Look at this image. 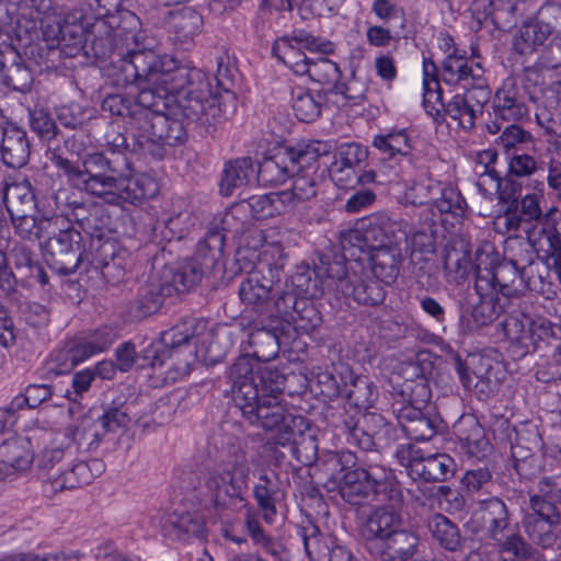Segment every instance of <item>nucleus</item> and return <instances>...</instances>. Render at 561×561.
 I'll return each instance as SVG.
<instances>
[{"instance_id": "nucleus-1", "label": "nucleus", "mask_w": 561, "mask_h": 561, "mask_svg": "<svg viewBox=\"0 0 561 561\" xmlns=\"http://www.w3.org/2000/svg\"><path fill=\"white\" fill-rule=\"evenodd\" d=\"M231 393L236 407L251 425L265 431H277L275 443L280 446L297 444L305 419L287 412L280 403L282 388L272 380V371L262 369L249 356L239 357L230 368Z\"/></svg>"}, {"instance_id": "nucleus-2", "label": "nucleus", "mask_w": 561, "mask_h": 561, "mask_svg": "<svg viewBox=\"0 0 561 561\" xmlns=\"http://www.w3.org/2000/svg\"><path fill=\"white\" fill-rule=\"evenodd\" d=\"M124 71L129 80L145 78L153 83L170 84L176 111L190 121L216 125L227 118H215L210 107H219L214 101L217 94L211 91L209 79L197 68L182 67L171 56H158L153 50L131 55Z\"/></svg>"}, {"instance_id": "nucleus-3", "label": "nucleus", "mask_w": 561, "mask_h": 561, "mask_svg": "<svg viewBox=\"0 0 561 561\" xmlns=\"http://www.w3.org/2000/svg\"><path fill=\"white\" fill-rule=\"evenodd\" d=\"M222 220H215L208 227L204 238L197 243L195 259H187L179 266L165 265L151 273L147 282L127 308L130 321H141L157 313L165 298L190 291L202 280L204 267L214 266L221 256L225 245Z\"/></svg>"}, {"instance_id": "nucleus-4", "label": "nucleus", "mask_w": 561, "mask_h": 561, "mask_svg": "<svg viewBox=\"0 0 561 561\" xmlns=\"http://www.w3.org/2000/svg\"><path fill=\"white\" fill-rule=\"evenodd\" d=\"M423 105L437 123L449 116L466 130L474 127L491 96L486 83L480 82V85L467 87L462 93H456L448 102H444L438 68L431 58L423 59Z\"/></svg>"}, {"instance_id": "nucleus-5", "label": "nucleus", "mask_w": 561, "mask_h": 561, "mask_svg": "<svg viewBox=\"0 0 561 561\" xmlns=\"http://www.w3.org/2000/svg\"><path fill=\"white\" fill-rule=\"evenodd\" d=\"M526 260L516 259L513 263L499 262V254L490 242L483 243L476 251V280L486 282L491 291H495L502 300L518 297L527 289L545 293L541 275H533V267L526 266L522 272L517 265Z\"/></svg>"}, {"instance_id": "nucleus-6", "label": "nucleus", "mask_w": 561, "mask_h": 561, "mask_svg": "<svg viewBox=\"0 0 561 561\" xmlns=\"http://www.w3.org/2000/svg\"><path fill=\"white\" fill-rule=\"evenodd\" d=\"M54 233H48L44 247V259L47 265L58 274L70 275L87 261V265L95 268L108 266L107 254L113 259V245L110 242L96 241L95 251L91 260L81 251V233L69 225L62 216L60 226Z\"/></svg>"}, {"instance_id": "nucleus-7", "label": "nucleus", "mask_w": 561, "mask_h": 561, "mask_svg": "<svg viewBox=\"0 0 561 561\" xmlns=\"http://www.w3.org/2000/svg\"><path fill=\"white\" fill-rule=\"evenodd\" d=\"M339 489L342 499L351 505H360L365 501L390 502L394 505L403 502L392 471L371 462L346 471Z\"/></svg>"}, {"instance_id": "nucleus-8", "label": "nucleus", "mask_w": 561, "mask_h": 561, "mask_svg": "<svg viewBox=\"0 0 561 561\" xmlns=\"http://www.w3.org/2000/svg\"><path fill=\"white\" fill-rule=\"evenodd\" d=\"M320 276L335 280L337 291L345 297H352L357 304L378 306L383 302L386 291L379 279L364 277L363 273L348 271L344 260L335 256L333 261L323 256L317 267Z\"/></svg>"}, {"instance_id": "nucleus-9", "label": "nucleus", "mask_w": 561, "mask_h": 561, "mask_svg": "<svg viewBox=\"0 0 561 561\" xmlns=\"http://www.w3.org/2000/svg\"><path fill=\"white\" fill-rule=\"evenodd\" d=\"M479 514L488 538L496 542L500 553H511L525 559L531 553V547L524 540L516 526L511 522L506 504L499 497L481 503Z\"/></svg>"}, {"instance_id": "nucleus-10", "label": "nucleus", "mask_w": 561, "mask_h": 561, "mask_svg": "<svg viewBox=\"0 0 561 561\" xmlns=\"http://www.w3.org/2000/svg\"><path fill=\"white\" fill-rule=\"evenodd\" d=\"M139 35L133 34L131 39L135 42V47L128 48L127 53L122 56L121 59V72L123 76V80L127 84H136L139 92L137 100H135V105H138L142 110H145V113H138L137 121L134 123L136 124V133L139 130V126H141V123L144 121H147L149 118L150 114H164L167 111H170L172 115H176V106L172 105V102H174L173 93L171 92L170 84L164 83H153L145 78H138L136 80H129L126 77V73L124 71L125 64L131 59V55L135 53H140L145 50H150L149 48L142 46L140 47L139 44Z\"/></svg>"}, {"instance_id": "nucleus-11", "label": "nucleus", "mask_w": 561, "mask_h": 561, "mask_svg": "<svg viewBox=\"0 0 561 561\" xmlns=\"http://www.w3.org/2000/svg\"><path fill=\"white\" fill-rule=\"evenodd\" d=\"M546 198L542 183H537L533 192H527L519 199L507 205L504 213L496 218V225L503 226L505 232H526L540 225L560 209L554 206L545 209Z\"/></svg>"}, {"instance_id": "nucleus-12", "label": "nucleus", "mask_w": 561, "mask_h": 561, "mask_svg": "<svg viewBox=\"0 0 561 561\" xmlns=\"http://www.w3.org/2000/svg\"><path fill=\"white\" fill-rule=\"evenodd\" d=\"M409 224L387 211L369 215L360 221V228L348 233L350 242H363L360 248H380L404 244L408 241Z\"/></svg>"}, {"instance_id": "nucleus-13", "label": "nucleus", "mask_w": 561, "mask_h": 561, "mask_svg": "<svg viewBox=\"0 0 561 561\" xmlns=\"http://www.w3.org/2000/svg\"><path fill=\"white\" fill-rule=\"evenodd\" d=\"M280 267L262 259L242 280L239 287V298L247 309L257 314H267L272 308V297H275V285L280 279Z\"/></svg>"}, {"instance_id": "nucleus-14", "label": "nucleus", "mask_w": 561, "mask_h": 561, "mask_svg": "<svg viewBox=\"0 0 561 561\" xmlns=\"http://www.w3.org/2000/svg\"><path fill=\"white\" fill-rule=\"evenodd\" d=\"M305 50L331 54L334 51V45L307 31L298 30L290 35L278 37L272 46L273 55L298 76L305 75L306 65L310 60Z\"/></svg>"}, {"instance_id": "nucleus-15", "label": "nucleus", "mask_w": 561, "mask_h": 561, "mask_svg": "<svg viewBox=\"0 0 561 561\" xmlns=\"http://www.w3.org/2000/svg\"><path fill=\"white\" fill-rule=\"evenodd\" d=\"M248 479L249 469L241 455L228 462L221 471L210 472L206 480V488L216 506L227 507L244 500Z\"/></svg>"}, {"instance_id": "nucleus-16", "label": "nucleus", "mask_w": 561, "mask_h": 561, "mask_svg": "<svg viewBox=\"0 0 561 561\" xmlns=\"http://www.w3.org/2000/svg\"><path fill=\"white\" fill-rule=\"evenodd\" d=\"M147 121L141 123L134 138L140 149L151 151V146H179L187 138L184 123L178 118L164 114H150Z\"/></svg>"}, {"instance_id": "nucleus-17", "label": "nucleus", "mask_w": 561, "mask_h": 561, "mask_svg": "<svg viewBox=\"0 0 561 561\" xmlns=\"http://www.w3.org/2000/svg\"><path fill=\"white\" fill-rule=\"evenodd\" d=\"M474 289L479 301L472 307L470 314H461L459 331L462 335H472L477 331L495 322L505 310V301L491 291L489 283L474 282Z\"/></svg>"}, {"instance_id": "nucleus-18", "label": "nucleus", "mask_w": 561, "mask_h": 561, "mask_svg": "<svg viewBox=\"0 0 561 561\" xmlns=\"http://www.w3.org/2000/svg\"><path fill=\"white\" fill-rule=\"evenodd\" d=\"M525 234L547 268L553 272L561 270V210L553 216H548L545 221L536 225Z\"/></svg>"}, {"instance_id": "nucleus-19", "label": "nucleus", "mask_w": 561, "mask_h": 561, "mask_svg": "<svg viewBox=\"0 0 561 561\" xmlns=\"http://www.w3.org/2000/svg\"><path fill=\"white\" fill-rule=\"evenodd\" d=\"M506 336L516 342L520 348L519 355H526L539 348L540 342H545L554 334L552 323L543 318L534 319L528 314L522 317H508L503 322Z\"/></svg>"}, {"instance_id": "nucleus-20", "label": "nucleus", "mask_w": 561, "mask_h": 561, "mask_svg": "<svg viewBox=\"0 0 561 561\" xmlns=\"http://www.w3.org/2000/svg\"><path fill=\"white\" fill-rule=\"evenodd\" d=\"M494 119L486 124V130L496 135L501 130V123H516L528 115V107L524 102L516 84L506 80L494 94L492 101Z\"/></svg>"}, {"instance_id": "nucleus-21", "label": "nucleus", "mask_w": 561, "mask_h": 561, "mask_svg": "<svg viewBox=\"0 0 561 561\" xmlns=\"http://www.w3.org/2000/svg\"><path fill=\"white\" fill-rule=\"evenodd\" d=\"M561 28V7L558 4L543 5L535 22L526 23L519 28L516 47L520 53L542 45L550 36L557 35Z\"/></svg>"}, {"instance_id": "nucleus-22", "label": "nucleus", "mask_w": 561, "mask_h": 561, "mask_svg": "<svg viewBox=\"0 0 561 561\" xmlns=\"http://www.w3.org/2000/svg\"><path fill=\"white\" fill-rule=\"evenodd\" d=\"M33 446L28 437L15 436L0 445V481H11L31 468Z\"/></svg>"}, {"instance_id": "nucleus-23", "label": "nucleus", "mask_w": 561, "mask_h": 561, "mask_svg": "<svg viewBox=\"0 0 561 561\" xmlns=\"http://www.w3.org/2000/svg\"><path fill=\"white\" fill-rule=\"evenodd\" d=\"M471 244L461 237L451 238L442 251L444 277L447 283L459 285L463 283L471 271L476 268L471 257Z\"/></svg>"}, {"instance_id": "nucleus-24", "label": "nucleus", "mask_w": 561, "mask_h": 561, "mask_svg": "<svg viewBox=\"0 0 561 561\" xmlns=\"http://www.w3.org/2000/svg\"><path fill=\"white\" fill-rule=\"evenodd\" d=\"M484 70L480 64L469 61L465 54H459L458 49L448 53L440 64L438 77L444 83L456 85L461 82L472 81V85H480L485 82L483 78Z\"/></svg>"}, {"instance_id": "nucleus-25", "label": "nucleus", "mask_w": 561, "mask_h": 561, "mask_svg": "<svg viewBox=\"0 0 561 561\" xmlns=\"http://www.w3.org/2000/svg\"><path fill=\"white\" fill-rule=\"evenodd\" d=\"M82 191L112 205L123 204L125 199L130 198L127 193L128 178L115 174L113 171L110 173L94 174L92 178H88Z\"/></svg>"}, {"instance_id": "nucleus-26", "label": "nucleus", "mask_w": 561, "mask_h": 561, "mask_svg": "<svg viewBox=\"0 0 561 561\" xmlns=\"http://www.w3.org/2000/svg\"><path fill=\"white\" fill-rule=\"evenodd\" d=\"M218 91L217 99L219 107H210L209 114L215 118H229L237 108V98L232 91L234 71L229 64V58L221 55L217 58V71L215 76Z\"/></svg>"}, {"instance_id": "nucleus-27", "label": "nucleus", "mask_w": 561, "mask_h": 561, "mask_svg": "<svg viewBox=\"0 0 561 561\" xmlns=\"http://www.w3.org/2000/svg\"><path fill=\"white\" fill-rule=\"evenodd\" d=\"M387 503L378 506L367 518L363 530L367 539H379L383 542L403 526V518L399 512L402 502L396 505Z\"/></svg>"}, {"instance_id": "nucleus-28", "label": "nucleus", "mask_w": 561, "mask_h": 561, "mask_svg": "<svg viewBox=\"0 0 561 561\" xmlns=\"http://www.w3.org/2000/svg\"><path fill=\"white\" fill-rule=\"evenodd\" d=\"M373 146L387 156L383 163L401 169L402 163L412 162L411 140L405 129H393L385 134H378L373 139Z\"/></svg>"}, {"instance_id": "nucleus-29", "label": "nucleus", "mask_w": 561, "mask_h": 561, "mask_svg": "<svg viewBox=\"0 0 561 561\" xmlns=\"http://www.w3.org/2000/svg\"><path fill=\"white\" fill-rule=\"evenodd\" d=\"M8 210L11 214L15 231L21 238L26 240L45 239L48 233H54L58 228L57 226H60V221H62V216L36 220L35 217L20 209L19 205H14L13 201L10 202Z\"/></svg>"}, {"instance_id": "nucleus-30", "label": "nucleus", "mask_w": 561, "mask_h": 561, "mask_svg": "<svg viewBox=\"0 0 561 561\" xmlns=\"http://www.w3.org/2000/svg\"><path fill=\"white\" fill-rule=\"evenodd\" d=\"M398 422L413 440H430L438 432L440 421L425 414L420 407L404 405L398 412Z\"/></svg>"}, {"instance_id": "nucleus-31", "label": "nucleus", "mask_w": 561, "mask_h": 561, "mask_svg": "<svg viewBox=\"0 0 561 561\" xmlns=\"http://www.w3.org/2000/svg\"><path fill=\"white\" fill-rule=\"evenodd\" d=\"M191 329L187 323H182L163 332L161 336L163 347L161 350H146L145 352V357L151 359L149 365L153 369L164 366L168 360L171 362V365H174L180 355L175 348L193 339Z\"/></svg>"}, {"instance_id": "nucleus-32", "label": "nucleus", "mask_w": 561, "mask_h": 561, "mask_svg": "<svg viewBox=\"0 0 561 561\" xmlns=\"http://www.w3.org/2000/svg\"><path fill=\"white\" fill-rule=\"evenodd\" d=\"M403 244L368 248L370 250L371 272L374 276L386 285L396 282L404 260Z\"/></svg>"}, {"instance_id": "nucleus-33", "label": "nucleus", "mask_w": 561, "mask_h": 561, "mask_svg": "<svg viewBox=\"0 0 561 561\" xmlns=\"http://www.w3.org/2000/svg\"><path fill=\"white\" fill-rule=\"evenodd\" d=\"M454 468L455 461L447 454L421 455L412 465L411 478L426 482H443L453 476Z\"/></svg>"}, {"instance_id": "nucleus-34", "label": "nucleus", "mask_w": 561, "mask_h": 561, "mask_svg": "<svg viewBox=\"0 0 561 561\" xmlns=\"http://www.w3.org/2000/svg\"><path fill=\"white\" fill-rule=\"evenodd\" d=\"M0 153L3 163L9 168L19 169L24 167L31 154L26 133L18 127L3 129Z\"/></svg>"}, {"instance_id": "nucleus-35", "label": "nucleus", "mask_w": 561, "mask_h": 561, "mask_svg": "<svg viewBox=\"0 0 561 561\" xmlns=\"http://www.w3.org/2000/svg\"><path fill=\"white\" fill-rule=\"evenodd\" d=\"M291 150L265 158L255 169L256 178L263 184L279 185L291 176L298 169Z\"/></svg>"}, {"instance_id": "nucleus-36", "label": "nucleus", "mask_w": 561, "mask_h": 561, "mask_svg": "<svg viewBox=\"0 0 561 561\" xmlns=\"http://www.w3.org/2000/svg\"><path fill=\"white\" fill-rule=\"evenodd\" d=\"M169 31L174 39L182 44L193 42L203 26L202 15L193 8H182L170 11L167 19Z\"/></svg>"}, {"instance_id": "nucleus-37", "label": "nucleus", "mask_w": 561, "mask_h": 561, "mask_svg": "<svg viewBox=\"0 0 561 561\" xmlns=\"http://www.w3.org/2000/svg\"><path fill=\"white\" fill-rule=\"evenodd\" d=\"M167 536L176 540L203 537L205 524L197 512L173 511L164 523Z\"/></svg>"}, {"instance_id": "nucleus-38", "label": "nucleus", "mask_w": 561, "mask_h": 561, "mask_svg": "<svg viewBox=\"0 0 561 561\" xmlns=\"http://www.w3.org/2000/svg\"><path fill=\"white\" fill-rule=\"evenodd\" d=\"M255 176V168L250 157L231 160L224 168L220 193L230 196L236 188L250 184Z\"/></svg>"}, {"instance_id": "nucleus-39", "label": "nucleus", "mask_w": 561, "mask_h": 561, "mask_svg": "<svg viewBox=\"0 0 561 561\" xmlns=\"http://www.w3.org/2000/svg\"><path fill=\"white\" fill-rule=\"evenodd\" d=\"M420 546L417 533L402 526L382 542V551L399 560L420 561Z\"/></svg>"}, {"instance_id": "nucleus-40", "label": "nucleus", "mask_w": 561, "mask_h": 561, "mask_svg": "<svg viewBox=\"0 0 561 561\" xmlns=\"http://www.w3.org/2000/svg\"><path fill=\"white\" fill-rule=\"evenodd\" d=\"M457 437L461 449L471 458L483 459L492 449L484 428L474 420L462 423Z\"/></svg>"}, {"instance_id": "nucleus-41", "label": "nucleus", "mask_w": 561, "mask_h": 561, "mask_svg": "<svg viewBox=\"0 0 561 561\" xmlns=\"http://www.w3.org/2000/svg\"><path fill=\"white\" fill-rule=\"evenodd\" d=\"M427 529L437 543L450 552L462 550L463 542L458 526L443 514L435 513L427 519Z\"/></svg>"}, {"instance_id": "nucleus-42", "label": "nucleus", "mask_w": 561, "mask_h": 561, "mask_svg": "<svg viewBox=\"0 0 561 561\" xmlns=\"http://www.w3.org/2000/svg\"><path fill=\"white\" fill-rule=\"evenodd\" d=\"M90 483V474L85 469V462L75 463L69 470L58 474H49L44 483V492L50 496L65 490H72Z\"/></svg>"}, {"instance_id": "nucleus-43", "label": "nucleus", "mask_w": 561, "mask_h": 561, "mask_svg": "<svg viewBox=\"0 0 561 561\" xmlns=\"http://www.w3.org/2000/svg\"><path fill=\"white\" fill-rule=\"evenodd\" d=\"M293 176V186L288 191H280V196L287 208L295 206L296 203L309 201L317 195V180L314 171L298 168Z\"/></svg>"}, {"instance_id": "nucleus-44", "label": "nucleus", "mask_w": 561, "mask_h": 561, "mask_svg": "<svg viewBox=\"0 0 561 561\" xmlns=\"http://www.w3.org/2000/svg\"><path fill=\"white\" fill-rule=\"evenodd\" d=\"M525 531L528 538L541 549H560L561 537L556 531L560 522H549L546 519H535V517H524Z\"/></svg>"}, {"instance_id": "nucleus-45", "label": "nucleus", "mask_w": 561, "mask_h": 561, "mask_svg": "<svg viewBox=\"0 0 561 561\" xmlns=\"http://www.w3.org/2000/svg\"><path fill=\"white\" fill-rule=\"evenodd\" d=\"M49 1L47 10H39L34 3L31 7L37 12L41 23L43 39L49 48L61 46L62 42V23L60 7L54 0Z\"/></svg>"}, {"instance_id": "nucleus-46", "label": "nucleus", "mask_w": 561, "mask_h": 561, "mask_svg": "<svg viewBox=\"0 0 561 561\" xmlns=\"http://www.w3.org/2000/svg\"><path fill=\"white\" fill-rule=\"evenodd\" d=\"M497 134L500 135L494 140L495 147L506 156L512 154L514 151H526L529 146H534L530 133L523 129L516 123H508L506 126H503V123H501V130Z\"/></svg>"}, {"instance_id": "nucleus-47", "label": "nucleus", "mask_w": 561, "mask_h": 561, "mask_svg": "<svg viewBox=\"0 0 561 561\" xmlns=\"http://www.w3.org/2000/svg\"><path fill=\"white\" fill-rule=\"evenodd\" d=\"M241 207L249 210L252 217L257 220L271 218L287 210V206L280 196V191L251 196L241 204Z\"/></svg>"}, {"instance_id": "nucleus-48", "label": "nucleus", "mask_w": 561, "mask_h": 561, "mask_svg": "<svg viewBox=\"0 0 561 561\" xmlns=\"http://www.w3.org/2000/svg\"><path fill=\"white\" fill-rule=\"evenodd\" d=\"M364 410L352 407L341 414V427L347 434V442L362 450L371 451L373 440L360 430Z\"/></svg>"}, {"instance_id": "nucleus-49", "label": "nucleus", "mask_w": 561, "mask_h": 561, "mask_svg": "<svg viewBox=\"0 0 561 561\" xmlns=\"http://www.w3.org/2000/svg\"><path fill=\"white\" fill-rule=\"evenodd\" d=\"M276 495L277 489L272 479L265 473L261 474L257 483L253 486V497L267 524H272L277 514Z\"/></svg>"}, {"instance_id": "nucleus-50", "label": "nucleus", "mask_w": 561, "mask_h": 561, "mask_svg": "<svg viewBox=\"0 0 561 561\" xmlns=\"http://www.w3.org/2000/svg\"><path fill=\"white\" fill-rule=\"evenodd\" d=\"M305 75L313 82L323 85L328 92L334 91L341 78L339 66L325 57L310 59L306 65Z\"/></svg>"}, {"instance_id": "nucleus-51", "label": "nucleus", "mask_w": 561, "mask_h": 561, "mask_svg": "<svg viewBox=\"0 0 561 561\" xmlns=\"http://www.w3.org/2000/svg\"><path fill=\"white\" fill-rule=\"evenodd\" d=\"M407 371L414 375L415 379H405L401 393L408 398L409 405L420 407V410L430 401L431 389L424 374L420 371L417 364L411 363Z\"/></svg>"}, {"instance_id": "nucleus-52", "label": "nucleus", "mask_w": 561, "mask_h": 561, "mask_svg": "<svg viewBox=\"0 0 561 561\" xmlns=\"http://www.w3.org/2000/svg\"><path fill=\"white\" fill-rule=\"evenodd\" d=\"M368 158L366 147L356 142L342 144L336 151L335 160L332 163V172L344 173L350 176L356 167Z\"/></svg>"}, {"instance_id": "nucleus-53", "label": "nucleus", "mask_w": 561, "mask_h": 561, "mask_svg": "<svg viewBox=\"0 0 561 561\" xmlns=\"http://www.w3.org/2000/svg\"><path fill=\"white\" fill-rule=\"evenodd\" d=\"M249 345L253 348V356L260 362H270L279 352L278 337L274 331L264 328L256 329L249 334Z\"/></svg>"}, {"instance_id": "nucleus-54", "label": "nucleus", "mask_w": 561, "mask_h": 561, "mask_svg": "<svg viewBox=\"0 0 561 561\" xmlns=\"http://www.w3.org/2000/svg\"><path fill=\"white\" fill-rule=\"evenodd\" d=\"M322 96L297 88L293 91V111L301 122H313L321 113Z\"/></svg>"}, {"instance_id": "nucleus-55", "label": "nucleus", "mask_w": 561, "mask_h": 561, "mask_svg": "<svg viewBox=\"0 0 561 561\" xmlns=\"http://www.w3.org/2000/svg\"><path fill=\"white\" fill-rule=\"evenodd\" d=\"M102 108L104 112H108L112 115L129 118V128L131 134L136 133V124L138 113H145V110L135 105V100L124 94H111L107 95L102 102Z\"/></svg>"}, {"instance_id": "nucleus-56", "label": "nucleus", "mask_w": 561, "mask_h": 561, "mask_svg": "<svg viewBox=\"0 0 561 561\" xmlns=\"http://www.w3.org/2000/svg\"><path fill=\"white\" fill-rule=\"evenodd\" d=\"M70 437L77 445V449L89 451L99 446L104 437V433L96 420L83 417L79 424L70 431Z\"/></svg>"}, {"instance_id": "nucleus-57", "label": "nucleus", "mask_w": 561, "mask_h": 561, "mask_svg": "<svg viewBox=\"0 0 561 561\" xmlns=\"http://www.w3.org/2000/svg\"><path fill=\"white\" fill-rule=\"evenodd\" d=\"M360 430L373 440V450L380 447L382 439L390 437L393 433V428L387 420L375 412H364Z\"/></svg>"}, {"instance_id": "nucleus-58", "label": "nucleus", "mask_w": 561, "mask_h": 561, "mask_svg": "<svg viewBox=\"0 0 561 561\" xmlns=\"http://www.w3.org/2000/svg\"><path fill=\"white\" fill-rule=\"evenodd\" d=\"M113 340L111 334L106 333L102 335L101 340L95 341H77L72 340L66 343L69 352L71 353V357L73 359L75 365H79L84 362L89 357L93 356L96 353L103 352L106 350Z\"/></svg>"}, {"instance_id": "nucleus-59", "label": "nucleus", "mask_w": 561, "mask_h": 561, "mask_svg": "<svg viewBox=\"0 0 561 561\" xmlns=\"http://www.w3.org/2000/svg\"><path fill=\"white\" fill-rule=\"evenodd\" d=\"M355 455L351 451L332 453L328 455L327 459L323 461L322 468L330 481L333 484H337L340 488L342 481H344V473L351 470L350 466L355 462Z\"/></svg>"}, {"instance_id": "nucleus-60", "label": "nucleus", "mask_w": 561, "mask_h": 561, "mask_svg": "<svg viewBox=\"0 0 561 561\" xmlns=\"http://www.w3.org/2000/svg\"><path fill=\"white\" fill-rule=\"evenodd\" d=\"M557 501L538 490L529 499V512L524 517H535V519H546L549 522H560V513L556 506Z\"/></svg>"}, {"instance_id": "nucleus-61", "label": "nucleus", "mask_w": 561, "mask_h": 561, "mask_svg": "<svg viewBox=\"0 0 561 561\" xmlns=\"http://www.w3.org/2000/svg\"><path fill=\"white\" fill-rule=\"evenodd\" d=\"M433 206L442 214L450 213L461 216L465 211L466 201L457 188L440 184V191L435 196Z\"/></svg>"}, {"instance_id": "nucleus-62", "label": "nucleus", "mask_w": 561, "mask_h": 561, "mask_svg": "<svg viewBox=\"0 0 561 561\" xmlns=\"http://www.w3.org/2000/svg\"><path fill=\"white\" fill-rule=\"evenodd\" d=\"M440 191V183L434 181H422L413 183L405 192L404 199L407 203L421 206L434 204L435 196Z\"/></svg>"}, {"instance_id": "nucleus-63", "label": "nucleus", "mask_w": 561, "mask_h": 561, "mask_svg": "<svg viewBox=\"0 0 561 561\" xmlns=\"http://www.w3.org/2000/svg\"><path fill=\"white\" fill-rule=\"evenodd\" d=\"M244 525L247 533L254 546L260 547L264 552L268 554H278V550L276 548L274 539L265 533V530L260 524L259 518L254 514H247Z\"/></svg>"}, {"instance_id": "nucleus-64", "label": "nucleus", "mask_w": 561, "mask_h": 561, "mask_svg": "<svg viewBox=\"0 0 561 561\" xmlns=\"http://www.w3.org/2000/svg\"><path fill=\"white\" fill-rule=\"evenodd\" d=\"M51 388L48 385H30L25 393H20L13 398V407L34 409L47 401L51 397Z\"/></svg>"}]
</instances>
